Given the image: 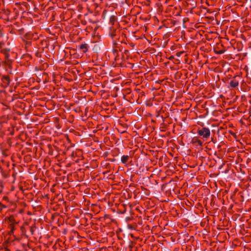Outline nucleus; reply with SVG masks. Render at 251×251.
<instances>
[{"mask_svg": "<svg viewBox=\"0 0 251 251\" xmlns=\"http://www.w3.org/2000/svg\"><path fill=\"white\" fill-rule=\"evenodd\" d=\"M0 205L1 206V209L6 208V206L1 203H0Z\"/></svg>", "mask_w": 251, "mask_h": 251, "instance_id": "nucleus-9", "label": "nucleus"}, {"mask_svg": "<svg viewBox=\"0 0 251 251\" xmlns=\"http://www.w3.org/2000/svg\"><path fill=\"white\" fill-rule=\"evenodd\" d=\"M198 135L202 136L203 138L207 139L210 136V129L207 127H204L198 131Z\"/></svg>", "mask_w": 251, "mask_h": 251, "instance_id": "nucleus-1", "label": "nucleus"}, {"mask_svg": "<svg viewBox=\"0 0 251 251\" xmlns=\"http://www.w3.org/2000/svg\"><path fill=\"white\" fill-rule=\"evenodd\" d=\"M8 220L9 222L11 223V224L13 223L14 225L18 224V223L15 221L13 216H10L8 218Z\"/></svg>", "mask_w": 251, "mask_h": 251, "instance_id": "nucleus-6", "label": "nucleus"}, {"mask_svg": "<svg viewBox=\"0 0 251 251\" xmlns=\"http://www.w3.org/2000/svg\"><path fill=\"white\" fill-rule=\"evenodd\" d=\"M220 53H223V51H220Z\"/></svg>", "mask_w": 251, "mask_h": 251, "instance_id": "nucleus-12", "label": "nucleus"}, {"mask_svg": "<svg viewBox=\"0 0 251 251\" xmlns=\"http://www.w3.org/2000/svg\"><path fill=\"white\" fill-rule=\"evenodd\" d=\"M230 85L231 87L235 88L238 86L239 82L236 79H232L230 81Z\"/></svg>", "mask_w": 251, "mask_h": 251, "instance_id": "nucleus-4", "label": "nucleus"}, {"mask_svg": "<svg viewBox=\"0 0 251 251\" xmlns=\"http://www.w3.org/2000/svg\"><path fill=\"white\" fill-rule=\"evenodd\" d=\"M13 237V241H19L20 239L15 235L14 233V235H12Z\"/></svg>", "mask_w": 251, "mask_h": 251, "instance_id": "nucleus-8", "label": "nucleus"}, {"mask_svg": "<svg viewBox=\"0 0 251 251\" xmlns=\"http://www.w3.org/2000/svg\"><path fill=\"white\" fill-rule=\"evenodd\" d=\"M88 45L86 44H82L80 45L79 49L84 53L86 52L88 50Z\"/></svg>", "mask_w": 251, "mask_h": 251, "instance_id": "nucleus-3", "label": "nucleus"}, {"mask_svg": "<svg viewBox=\"0 0 251 251\" xmlns=\"http://www.w3.org/2000/svg\"><path fill=\"white\" fill-rule=\"evenodd\" d=\"M196 143H197L200 146H202V142L200 140H197L196 141Z\"/></svg>", "mask_w": 251, "mask_h": 251, "instance_id": "nucleus-7", "label": "nucleus"}, {"mask_svg": "<svg viewBox=\"0 0 251 251\" xmlns=\"http://www.w3.org/2000/svg\"><path fill=\"white\" fill-rule=\"evenodd\" d=\"M8 228L10 229L8 234L9 235H14V230L16 229L15 225L13 223L10 224L8 226Z\"/></svg>", "mask_w": 251, "mask_h": 251, "instance_id": "nucleus-2", "label": "nucleus"}, {"mask_svg": "<svg viewBox=\"0 0 251 251\" xmlns=\"http://www.w3.org/2000/svg\"><path fill=\"white\" fill-rule=\"evenodd\" d=\"M4 251H11L8 248H4Z\"/></svg>", "mask_w": 251, "mask_h": 251, "instance_id": "nucleus-10", "label": "nucleus"}, {"mask_svg": "<svg viewBox=\"0 0 251 251\" xmlns=\"http://www.w3.org/2000/svg\"><path fill=\"white\" fill-rule=\"evenodd\" d=\"M16 251H22L19 250H16Z\"/></svg>", "mask_w": 251, "mask_h": 251, "instance_id": "nucleus-11", "label": "nucleus"}, {"mask_svg": "<svg viewBox=\"0 0 251 251\" xmlns=\"http://www.w3.org/2000/svg\"><path fill=\"white\" fill-rule=\"evenodd\" d=\"M129 159V156L128 155H123L121 157V161L125 164L128 161Z\"/></svg>", "mask_w": 251, "mask_h": 251, "instance_id": "nucleus-5", "label": "nucleus"}]
</instances>
